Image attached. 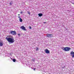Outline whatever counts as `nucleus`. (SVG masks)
I'll return each instance as SVG.
<instances>
[{"label":"nucleus","mask_w":74,"mask_h":74,"mask_svg":"<svg viewBox=\"0 0 74 74\" xmlns=\"http://www.w3.org/2000/svg\"><path fill=\"white\" fill-rule=\"evenodd\" d=\"M34 60H35V58H34V60H32V61H33V62L34 61Z\"/></svg>","instance_id":"15"},{"label":"nucleus","mask_w":74,"mask_h":74,"mask_svg":"<svg viewBox=\"0 0 74 74\" xmlns=\"http://www.w3.org/2000/svg\"><path fill=\"white\" fill-rule=\"evenodd\" d=\"M52 34H48L47 35V37H52Z\"/></svg>","instance_id":"7"},{"label":"nucleus","mask_w":74,"mask_h":74,"mask_svg":"<svg viewBox=\"0 0 74 74\" xmlns=\"http://www.w3.org/2000/svg\"><path fill=\"white\" fill-rule=\"evenodd\" d=\"M10 5H12V4L11 3H10Z\"/></svg>","instance_id":"17"},{"label":"nucleus","mask_w":74,"mask_h":74,"mask_svg":"<svg viewBox=\"0 0 74 74\" xmlns=\"http://www.w3.org/2000/svg\"><path fill=\"white\" fill-rule=\"evenodd\" d=\"M18 18H21V17L20 16H19L18 17Z\"/></svg>","instance_id":"18"},{"label":"nucleus","mask_w":74,"mask_h":74,"mask_svg":"<svg viewBox=\"0 0 74 74\" xmlns=\"http://www.w3.org/2000/svg\"><path fill=\"white\" fill-rule=\"evenodd\" d=\"M20 28L22 30H24V31H26V29L25 27L23 26L21 27Z\"/></svg>","instance_id":"3"},{"label":"nucleus","mask_w":74,"mask_h":74,"mask_svg":"<svg viewBox=\"0 0 74 74\" xmlns=\"http://www.w3.org/2000/svg\"><path fill=\"white\" fill-rule=\"evenodd\" d=\"M18 15L19 16V15H20V14H18Z\"/></svg>","instance_id":"22"},{"label":"nucleus","mask_w":74,"mask_h":74,"mask_svg":"<svg viewBox=\"0 0 74 74\" xmlns=\"http://www.w3.org/2000/svg\"><path fill=\"white\" fill-rule=\"evenodd\" d=\"M10 33L12 35H15L16 34V32L15 31H10Z\"/></svg>","instance_id":"2"},{"label":"nucleus","mask_w":74,"mask_h":74,"mask_svg":"<svg viewBox=\"0 0 74 74\" xmlns=\"http://www.w3.org/2000/svg\"><path fill=\"white\" fill-rule=\"evenodd\" d=\"M21 14H22V13H23V12H21Z\"/></svg>","instance_id":"19"},{"label":"nucleus","mask_w":74,"mask_h":74,"mask_svg":"<svg viewBox=\"0 0 74 74\" xmlns=\"http://www.w3.org/2000/svg\"><path fill=\"white\" fill-rule=\"evenodd\" d=\"M19 36H20V35Z\"/></svg>","instance_id":"24"},{"label":"nucleus","mask_w":74,"mask_h":74,"mask_svg":"<svg viewBox=\"0 0 74 74\" xmlns=\"http://www.w3.org/2000/svg\"><path fill=\"white\" fill-rule=\"evenodd\" d=\"M18 36H19V35H20V34H18Z\"/></svg>","instance_id":"20"},{"label":"nucleus","mask_w":74,"mask_h":74,"mask_svg":"<svg viewBox=\"0 0 74 74\" xmlns=\"http://www.w3.org/2000/svg\"><path fill=\"white\" fill-rule=\"evenodd\" d=\"M36 51H38V47H36Z\"/></svg>","instance_id":"13"},{"label":"nucleus","mask_w":74,"mask_h":74,"mask_svg":"<svg viewBox=\"0 0 74 74\" xmlns=\"http://www.w3.org/2000/svg\"><path fill=\"white\" fill-rule=\"evenodd\" d=\"M62 49H63V50H65V47H62Z\"/></svg>","instance_id":"12"},{"label":"nucleus","mask_w":74,"mask_h":74,"mask_svg":"<svg viewBox=\"0 0 74 74\" xmlns=\"http://www.w3.org/2000/svg\"><path fill=\"white\" fill-rule=\"evenodd\" d=\"M13 62H16V60H15V59H14L13 60Z\"/></svg>","instance_id":"11"},{"label":"nucleus","mask_w":74,"mask_h":74,"mask_svg":"<svg viewBox=\"0 0 74 74\" xmlns=\"http://www.w3.org/2000/svg\"><path fill=\"white\" fill-rule=\"evenodd\" d=\"M45 51L46 53H47V54H48V53L49 54L50 53V51L47 49L45 50Z\"/></svg>","instance_id":"4"},{"label":"nucleus","mask_w":74,"mask_h":74,"mask_svg":"<svg viewBox=\"0 0 74 74\" xmlns=\"http://www.w3.org/2000/svg\"><path fill=\"white\" fill-rule=\"evenodd\" d=\"M27 13H28V14H29V15H30V12H29L28 11V12H27Z\"/></svg>","instance_id":"14"},{"label":"nucleus","mask_w":74,"mask_h":74,"mask_svg":"<svg viewBox=\"0 0 74 74\" xmlns=\"http://www.w3.org/2000/svg\"><path fill=\"white\" fill-rule=\"evenodd\" d=\"M19 21L20 22H22L23 20H22V18H19Z\"/></svg>","instance_id":"8"},{"label":"nucleus","mask_w":74,"mask_h":74,"mask_svg":"<svg viewBox=\"0 0 74 74\" xmlns=\"http://www.w3.org/2000/svg\"><path fill=\"white\" fill-rule=\"evenodd\" d=\"M11 2H12V3H12V1H11Z\"/></svg>","instance_id":"23"},{"label":"nucleus","mask_w":74,"mask_h":74,"mask_svg":"<svg viewBox=\"0 0 74 74\" xmlns=\"http://www.w3.org/2000/svg\"><path fill=\"white\" fill-rule=\"evenodd\" d=\"M29 29H32V27L29 26Z\"/></svg>","instance_id":"16"},{"label":"nucleus","mask_w":74,"mask_h":74,"mask_svg":"<svg viewBox=\"0 0 74 74\" xmlns=\"http://www.w3.org/2000/svg\"><path fill=\"white\" fill-rule=\"evenodd\" d=\"M71 56H72V58H74V52L73 51H72L71 52Z\"/></svg>","instance_id":"6"},{"label":"nucleus","mask_w":74,"mask_h":74,"mask_svg":"<svg viewBox=\"0 0 74 74\" xmlns=\"http://www.w3.org/2000/svg\"><path fill=\"white\" fill-rule=\"evenodd\" d=\"M36 69L35 68H34V70H35Z\"/></svg>","instance_id":"21"},{"label":"nucleus","mask_w":74,"mask_h":74,"mask_svg":"<svg viewBox=\"0 0 74 74\" xmlns=\"http://www.w3.org/2000/svg\"><path fill=\"white\" fill-rule=\"evenodd\" d=\"M3 44L2 42H0V46H3Z\"/></svg>","instance_id":"10"},{"label":"nucleus","mask_w":74,"mask_h":74,"mask_svg":"<svg viewBox=\"0 0 74 74\" xmlns=\"http://www.w3.org/2000/svg\"><path fill=\"white\" fill-rule=\"evenodd\" d=\"M70 49V48L69 47H65V51H69Z\"/></svg>","instance_id":"5"},{"label":"nucleus","mask_w":74,"mask_h":74,"mask_svg":"<svg viewBox=\"0 0 74 74\" xmlns=\"http://www.w3.org/2000/svg\"><path fill=\"white\" fill-rule=\"evenodd\" d=\"M38 15L39 16L41 17V16H42V14L41 13H39V14H38Z\"/></svg>","instance_id":"9"},{"label":"nucleus","mask_w":74,"mask_h":74,"mask_svg":"<svg viewBox=\"0 0 74 74\" xmlns=\"http://www.w3.org/2000/svg\"><path fill=\"white\" fill-rule=\"evenodd\" d=\"M6 39L7 40V41H8L9 42H10L11 43H13L15 41V40L14 39V38H8L7 37L6 38Z\"/></svg>","instance_id":"1"}]
</instances>
